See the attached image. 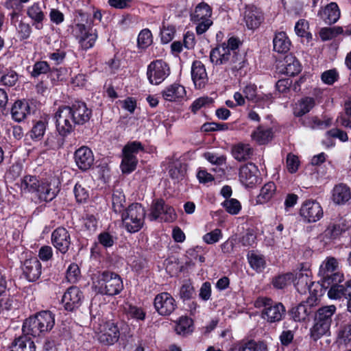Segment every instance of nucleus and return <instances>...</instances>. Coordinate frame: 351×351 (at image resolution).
Instances as JSON below:
<instances>
[{
    "mask_svg": "<svg viewBox=\"0 0 351 351\" xmlns=\"http://www.w3.org/2000/svg\"><path fill=\"white\" fill-rule=\"evenodd\" d=\"M240 41L232 37L210 52V60L215 66H226V70L238 71L244 66L245 57L238 51Z\"/></svg>",
    "mask_w": 351,
    "mask_h": 351,
    "instance_id": "nucleus-1",
    "label": "nucleus"
},
{
    "mask_svg": "<svg viewBox=\"0 0 351 351\" xmlns=\"http://www.w3.org/2000/svg\"><path fill=\"white\" fill-rule=\"evenodd\" d=\"M54 324V315L49 311H43L37 313L34 317L26 319L22 330L27 335L37 337L50 331Z\"/></svg>",
    "mask_w": 351,
    "mask_h": 351,
    "instance_id": "nucleus-2",
    "label": "nucleus"
},
{
    "mask_svg": "<svg viewBox=\"0 0 351 351\" xmlns=\"http://www.w3.org/2000/svg\"><path fill=\"white\" fill-rule=\"evenodd\" d=\"M86 20L87 14L84 13L81 10L75 12L73 33L83 50H88L92 48L98 37L96 31L88 28L83 23V22Z\"/></svg>",
    "mask_w": 351,
    "mask_h": 351,
    "instance_id": "nucleus-3",
    "label": "nucleus"
},
{
    "mask_svg": "<svg viewBox=\"0 0 351 351\" xmlns=\"http://www.w3.org/2000/svg\"><path fill=\"white\" fill-rule=\"evenodd\" d=\"M336 309L335 305L324 306L317 309L315 314L313 326L310 330L311 337L315 341L329 332Z\"/></svg>",
    "mask_w": 351,
    "mask_h": 351,
    "instance_id": "nucleus-4",
    "label": "nucleus"
},
{
    "mask_svg": "<svg viewBox=\"0 0 351 351\" xmlns=\"http://www.w3.org/2000/svg\"><path fill=\"white\" fill-rule=\"evenodd\" d=\"M94 286L98 293L108 295L119 294L123 288L121 277L118 274L108 271L98 274Z\"/></svg>",
    "mask_w": 351,
    "mask_h": 351,
    "instance_id": "nucleus-5",
    "label": "nucleus"
},
{
    "mask_svg": "<svg viewBox=\"0 0 351 351\" xmlns=\"http://www.w3.org/2000/svg\"><path fill=\"white\" fill-rule=\"evenodd\" d=\"M255 306L261 308V317L269 323H276L282 320L286 309L281 302L273 301L271 298L260 297L255 301Z\"/></svg>",
    "mask_w": 351,
    "mask_h": 351,
    "instance_id": "nucleus-6",
    "label": "nucleus"
},
{
    "mask_svg": "<svg viewBox=\"0 0 351 351\" xmlns=\"http://www.w3.org/2000/svg\"><path fill=\"white\" fill-rule=\"evenodd\" d=\"M145 210L141 204H132L122 213L123 223L128 232L134 233L143 226Z\"/></svg>",
    "mask_w": 351,
    "mask_h": 351,
    "instance_id": "nucleus-7",
    "label": "nucleus"
},
{
    "mask_svg": "<svg viewBox=\"0 0 351 351\" xmlns=\"http://www.w3.org/2000/svg\"><path fill=\"white\" fill-rule=\"evenodd\" d=\"M213 10L211 7L205 2L198 3L191 14V20L195 24L197 34H204L213 25Z\"/></svg>",
    "mask_w": 351,
    "mask_h": 351,
    "instance_id": "nucleus-8",
    "label": "nucleus"
},
{
    "mask_svg": "<svg viewBox=\"0 0 351 351\" xmlns=\"http://www.w3.org/2000/svg\"><path fill=\"white\" fill-rule=\"evenodd\" d=\"M56 129L60 136L71 133L77 125L69 106H61L55 114Z\"/></svg>",
    "mask_w": 351,
    "mask_h": 351,
    "instance_id": "nucleus-9",
    "label": "nucleus"
},
{
    "mask_svg": "<svg viewBox=\"0 0 351 351\" xmlns=\"http://www.w3.org/2000/svg\"><path fill=\"white\" fill-rule=\"evenodd\" d=\"M170 74L169 65L162 60L152 62L147 66V76L150 84L158 85Z\"/></svg>",
    "mask_w": 351,
    "mask_h": 351,
    "instance_id": "nucleus-10",
    "label": "nucleus"
},
{
    "mask_svg": "<svg viewBox=\"0 0 351 351\" xmlns=\"http://www.w3.org/2000/svg\"><path fill=\"white\" fill-rule=\"evenodd\" d=\"M154 306L160 315L168 316L176 309L177 303L170 293L162 292L155 296Z\"/></svg>",
    "mask_w": 351,
    "mask_h": 351,
    "instance_id": "nucleus-11",
    "label": "nucleus"
},
{
    "mask_svg": "<svg viewBox=\"0 0 351 351\" xmlns=\"http://www.w3.org/2000/svg\"><path fill=\"white\" fill-rule=\"evenodd\" d=\"M58 180L56 178L40 180L34 193L40 202H50L57 195L59 189Z\"/></svg>",
    "mask_w": 351,
    "mask_h": 351,
    "instance_id": "nucleus-12",
    "label": "nucleus"
},
{
    "mask_svg": "<svg viewBox=\"0 0 351 351\" xmlns=\"http://www.w3.org/2000/svg\"><path fill=\"white\" fill-rule=\"evenodd\" d=\"M149 217L151 220L160 219L164 221L170 222L176 219V214L171 206L165 204V202L160 199L153 202Z\"/></svg>",
    "mask_w": 351,
    "mask_h": 351,
    "instance_id": "nucleus-13",
    "label": "nucleus"
},
{
    "mask_svg": "<svg viewBox=\"0 0 351 351\" xmlns=\"http://www.w3.org/2000/svg\"><path fill=\"white\" fill-rule=\"evenodd\" d=\"M301 217L308 223L319 221L323 217V210L320 204L315 200L305 201L300 210Z\"/></svg>",
    "mask_w": 351,
    "mask_h": 351,
    "instance_id": "nucleus-14",
    "label": "nucleus"
},
{
    "mask_svg": "<svg viewBox=\"0 0 351 351\" xmlns=\"http://www.w3.org/2000/svg\"><path fill=\"white\" fill-rule=\"evenodd\" d=\"M119 335L117 325L113 322L108 321L101 325L98 340L105 345H112L118 341Z\"/></svg>",
    "mask_w": 351,
    "mask_h": 351,
    "instance_id": "nucleus-15",
    "label": "nucleus"
},
{
    "mask_svg": "<svg viewBox=\"0 0 351 351\" xmlns=\"http://www.w3.org/2000/svg\"><path fill=\"white\" fill-rule=\"evenodd\" d=\"M259 171L253 163L249 162L239 169V180L245 187H252L258 182Z\"/></svg>",
    "mask_w": 351,
    "mask_h": 351,
    "instance_id": "nucleus-16",
    "label": "nucleus"
},
{
    "mask_svg": "<svg viewBox=\"0 0 351 351\" xmlns=\"http://www.w3.org/2000/svg\"><path fill=\"white\" fill-rule=\"evenodd\" d=\"M83 298L84 295L79 288L71 287L64 293L62 302L66 311H73L81 306Z\"/></svg>",
    "mask_w": 351,
    "mask_h": 351,
    "instance_id": "nucleus-17",
    "label": "nucleus"
},
{
    "mask_svg": "<svg viewBox=\"0 0 351 351\" xmlns=\"http://www.w3.org/2000/svg\"><path fill=\"white\" fill-rule=\"evenodd\" d=\"M51 241L58 251L65 254L71 244L70 234L66 228L59 227L52 232Z\"/></svg>",
    "mask_w": 351,
    "mask_h": 351,
    "instance_id": "nucleus-18",
    "label": "nucleus"
},
{
    "mask_svg": "<svg viewBox=\"0 0 351 351\" xmlns=\"http://www.w3.org/2000/svg\"><path fill=\"white\" fill-rule=\"evenodd\" d=\"M74 158L77 166L82 171L89 169L94 162L93 152L85 146L81 147L75 151Z\"/></svg>",
    "mask_w": 351,
    "mask_h": 351,
    "instance_id": "nucleus-19",
    "label": "nucleus"
},
{
    "mask_svg": "<svg viewBox=\"0 0 351 351\" xmlns=\"http://www.w3.org/2000/svg\"><path fill=\"white\" fill-rule=\"evenodd\" d=\"M263 21L261 10L254 5H247L244 12V21L250 29L258 28Z\"/></svg>",
    "mask_w": 351,
    "mask_h": 351,
    "instance_id": "nucleus-20",
    "label": "nucleus"
},
{
    "mask_svg": "<svg viewBox=\"0 0 351 351\" xmlns=\"http://www.w3.org/2000/svg\"><path fill=\"white\" fill-rule=\"evenodd\" d=\"M71 114L77 123V125H83L91 117L92 110L89 109L86 104L82 101H75L71 106H69Z\"/></svg>",
    "mask_w": 351,
    "mask_h": 351,
    "instance_id": "nucleus-21",
    "label": "nucleus"
},
{
    "mask_svg": "<svg viewBox=\"0 0 351 351\" xmlns=\"http://www.w3.org/2000/svg\"><path fill=\"white\" fill-rule=\"evenodd\" d=\"M41 263L36 258L27 259L22 267L23 274L29 282L37 280L41 274Z\"/></svg>",
    "mask_w": 351,
    "mask_h": 351,
    "instance_id": "nucleus-22",
    "label": "nucleus"
},
{
    "mask_svg": "<svg viewBox=\"0 0 351 351\" xmlns=\"http://www.w3.org/2000/svg\"><path fill=\"white\" fill-rule=\"evenodd\" d=\"M311 271L307 269H302L296 273L294 285L297 291L301 294L311 292V287L314 285V282L311 280Z\"/></svg>",
    "mask_w": 351,
    "mask_h": 351,
    "instance_id": "nucleus-23",
    "label": "nucleus"
},
{
    "mask_svg": "<svg viewBox=\"0 0 351 351\" xmlns=\"http://www.w3.org/2000/svg\"><path fill=\"white\" fill-rule=\"evenodd\" d=\"M191 77L195 88H202L204 87L208 82V75L204 64L195 60L191 66Z\"/></svg>",
    "mask_w": 351,
    "mask_h": 351,
    "instance_id": "nucleus-24",
    "label": "nucleus"
},
{
    "mask_svg": "<svg viewBox=\"0 0 351 351\" xmlns=\"http://www.w3.org/2000/svg\"><path fill=\"white\" fill-rule=\"evenodd\" d=\"M11 116L16 122H21L30 114L31 109L29 104L27 101L17 100L11 108Z\"/></svg>",
    "mask_w": 351,
    "mask_h": 351,
    "instance_id": "nucleus-25",
    "label": "nucleus"
},
{
    "mask_svg": "<svg viewBox=\"0 0 351 351\" xmlns=\"http://www.w3.org/2000/svg\"><path fill=\"white\" fill-rule=\"evenodd\" d=\"M161 95L162 98L166 101H177L186 96V91L183 86L178 83H174L167 86L161 92Z\"/></svg>",
    "mask_w": 351,
    "mask_h": 351,
    "instance_id": "nucleus-26",
    "label": "nucleus"
},
{
    "mask_svg": "<svg viewBox=\"0 0 351 351\" xmlns=\"http://www.w3.org/2000/svg\"><path fill=\"white\" fill-rule=\"evenodd\" d=\"M332 200L337 205H343L351 199V191L348 186L341 183L334 186Z\"/></svg>",
    "mask_w": 351,
    "mask_h": 351,
    "instance_id": "nucleus-27",
    "label": "nucleus"
},
{
    "mask_svg": "<svg viewBox=\"0 0 351 351\" xmlns=\"http://www.w3.org/2000/svg\"><path fill=\"white\" fill-rule=\"evenodd\" d=\"M318 14L326 23L332 24L339 19L340 11L337 3H330L322 11H319Z\"/></svg>",
    "mask_w": 351,
    "mask_h": 351,
    "instance_id": "nucleus-28",
    "label": "nucleus"
},
{
    "mask_svg": "<svg viewBox=\"0 0 351 351\" xmlns=\"http://www.w3.org/2000/svg\"><path fill=\"white\" fill-rule=\"evenodd\" d=\"M291 41L285 32H276L273 38L274 50L279 53H285L290 49Z\"/></svg>",
    "mask_w": 351,
    "mask_h": 351,
    "instance_id": "nucleus-29",
    "label": "nucleus"
},
{
    "mask_svg": "<svg viewBox=\"0 0 351 351\" xmlns=\"http://www.w3.org/2000/svg\"><path fill=\"white\" fill-rule=\"evenodd\" d=\"M10 351H36V346L28 336H21L12 342Z\"/></svg>",
    "mask_w": 351,
    "mask_h": 351,
    "instance_id": "nucleus-30",
    "label": "nucleus"
},
{
    "mask_svg": "<svg viewBox=\"0 0 351 351\" xmlns=\"http://www.w3.org/2000/svg\"><path fill=\"white\" fill-rule=\"evenodd\" d=\"M274 132L271 128L258 126L256 130H254L251 137L252 140L255 141L259 145H264L269 143L273 138Z\"/></svg>",
    "mask_w": 351,
    "mask_h": 351,
    "instance_id": "nucleus-31",
    "label": "nucleus"
},
{
    "mask_svg": "<svg viewBox=\"0 0 351 351\" xmlns=\"http://www.w3.org/2000/svg\"><path fill=\"white\" fill-rule=\"evenodd\" d=\"M44 5L39 3H34L27 8V16L36 24L37 29L42 28V22L45 18L43 12Z\"/></svg>",
    "mask_w": 351,
    "mask_h": 351,
    "instance_id": "nucleus-32",
    "label": "nucleus"
},
{
    "mask_svg": "<svg viewBox=\"0 0 351 351\" xmlns=\"http://www.w3.org/2000/svg\"><path fill=\"white\" fill-rule=\"evenodd\" d=\"M315 105V100L314 98L305 97L295 103L293 113L296 117H302L310 112Z\"/></svg>",
    "mask_w": 351,
    "mask_h": 351,
    "instance_id": "nucleus-33",
    "label": "nucleus"
},
{
    "mask_svg": "<svg viewBox=\"0 0 351 351\" xmlns=\"http://www.w3.org/2000/svg\"><path fill=\"white\" fill-rule=\"evenodd\" d=\"M232 155L238 161H244L250 158L253 150L249 144L239 143L232 147Z\"/></svg>",
    "mask_w": 351,
    "mask_h": 351,
    "instance_id": "nucleus-34",
    "label": "nucleus"
},
{
    "mask_svg": "<svg viewBox=\"0 0 351 351\" xmlns=\"http://www.w3.org/2000/svg\"><path fill=\"white\" fill-rule=\"evenodd\" d=\"M311 312L312 306L308 302H302L291 310L293 318L296 322L305 320Z\"/></svg>",
    "mask_w": 351,
    "mask_h": 351,
    "instance_id": "nucleus-35",
    "label": "nucleus"
},
{
    "mask_svg": "<svg viewBox=\"0 0 351 351\" xmlns=\"http://www.w3.org/2000/svg\"><path fill=\"white\" fill-rule=\"evenodd\" d=\"M285 73L289 76L298 74L301 71L300 62L295 57L289 55L285 58Z\"/></svg>",
    "mask_w": 351,
    "mask_h": 351,
    "instance_id": "nucleus-36",
    "label": "nucleus"
},
{
    "mask_svg": "<svg viewBox=\"0 0 351 351\" xmlns=\"http://www.w3.org/2000/svg\"><path fill=\"white\" fill-rule=\"evenodd\" d=\"M39 180L34 176H25L21 180L20 188L23 193H34L38 186Z\"/></svg>",
    "mask_w": 351,
    "mask_h": 351,
    "instance_id": "nucleus-37",
    "label": "nucleus"
},
{
    "mask_svg": "<svg viewBox=\"0 0 351 351\" xmlns=\"http://www.w3.org/2000/svg\"><path fill=\"white\" fill-rule=\"evenodd\" d=\"M339 262L334 257H327L319 267V276L323 277L337 270Z\"/></svg>",
    "mask_w": 351,
    "mask_h": 351,
    "instance_id": "nucleus-38",
    "label": "nucleus"
},
{
    "mask_svg": "<svg viewBox=\"0 0 351 351\" xmlns=\"http://www.w3.org/2000/svg\"><path fill=\"white\" fill-rule=\"evenodd\" d=\"M51 71V75L56 74L57 78L59 79L60 70L53 69L51 71L50 66L46 61H38L33 65V70L31 72V75L33 77H37L41 74H45Z\"/></svg>",
    "mask_w": 351,
    "mask_h": 351,
    "instance_id": "nucleus-39",
    "label": "nucleus"
},
{
    "mask_svg": "<svg viewBox=\"0 0 351 351\" xmlns=\"http://www.w3.org/2000/svg\"><path fill=\"white\" fill-rule=\"evenodd\" d=\"M175 330L177 334L182 336L187 335L193 332V321L187 317H181L176 322Z\"/></svg>",
    "mask_w": 351,
    "mask_h": 351,
    "instance_id": "nucleus-40",
    "label": "nucleus"
},
{
    "mask_svg": "<svg viewBox=\"0 0 351 351\" xmlns=\"http://www.w3.org/2000/svg\"><path fill=\"white\" fill-rule=\"evenodd\" d=\"M276 187L273 182L266 183L261 189V192L257 197V202L263 204L268 202L273 197Z\"/></svg>",
    "mask_w": 351,
    "mask_h": 351,
    "instance_id": "nucleus-41",
    "label": "nucleus"
},
{
    "mask_svg": "<svg viewBox=\"0 0 351 351\" xmlns=\"http://www.w3.org/2000/svg\"><path fill=\"white\" fill-rule=\"evenodd\" d=\"M247 259L251 267L257 272H261L265 267L266 263L263 255L251 252L247 254Z\"/></svg>",
    "mask_w": 351,
    "mask_h": 351,
    "instance_id": "nucleus-42",
    "label": "nucleus"
},
{
    "mask_svg": "<svg viewBox=\"0 0 351 351\" xmlns=\"http://www.w3.org/2000/svg\"><path fill=\"white\" fill-rule=\"evenodd\" d=\"M238 351H267V346L261 341L250 340L242 342Z\"/></svg>",
    "mask_w": 351,
    "mask_h": 351,
    "instance_id": "nucleus-43",
    "label": "nucleus"
},
{
    "mask_svg": "<svg viewBox=\"0 0 351 351\" xmlns=\"http://www.w3.org/2000/svg\"><path fill=\"white\" fill-rule=\"evenodd\" d=\"M138 164L136 156H130L123 154V158L121 163V169L123 173H130L134 171Z\"/></svg>",
    "mask_w": 351,
    "mask_h": 351,
    "instance_id": "nucleus-44",
    "label": "nucleus"
},
{
    "mask_svg": "<svg viewBox=\"0 0 351 351\" xmlns=\"http://www.w3.org/2000/svg\"><path fill=\"white\" fill-rule=\"evenodd\" d=\"M348 227V223L345 219H341L337 223L330 225L326 229V232L334 239L345 232Z\"/></svg>",
    "mask_w": 351,
    "mask_h": 351,
    "instance_id": "nucleus-45",
    "label": "nucleus"
},
{
    "mask_svg": "<svg viewBox=\"0 0 351 351\" xmlns=\"http://www.w3.org/2000/svg\"><path fill=\"white\" fill-rule=\"evenodd\" d=\"M124 312L128 317L136 320H144L145 318V312L141 307L126 304L124 306Z\"/></svg>",
    "mask_w": 351,
    "mask_h": 351,
    "instance_id": "nucleus-46",
    "label": "nucleus"
},
{
    "mask_svg": "<svg viewBox=\"0 0 351 351\" xmlns=\"http://www.w3.org/2000/svg\"><path fill=\"white\" fill-rule=\"evenodd\" d=\"M153 37L151 31L149 29H142L137 39L138 47L141 49H146L152 45Z\"/></svg>",
    "mask_w": 351,
    "mask_h": 351,
    "instance_id": "nucleus-47",
    "label": "nucleus"
},
{
    "mask_svg": "<svg viewBox=\"0 0 351 351\" xmlns=\"http://www.w3.org/2000/svg\"><path fill=\"white\" fill-rule=\"evenodd\" d=\"M125 202L123 192L118 190L113 192L112 196V208L115 213H121Z\"/></svg>",
    "mask_w": 351,
    "mask_h": 351,
    "instance_id": "nucleus-48",
    "label": "nucleus"
},
{
    "mask_svg": "<svg viewBox=\"0 0 351 351\" xmlns=\"http://www.w3.org/2000/svg\"><path fill=\"white\" fill-rule=\"evenodd\" d=\"M293 280V274L291 273H287L285 274L279 275L273 279L272 283L274 287L277 289H283Z\"/></svg>",
    "mask_w": 351,
    "mask_h": 351,
    "instance_id": "nucleus-49",
    "label": "nucleus"
},
{
    "mask_svg": "<svg viewBox=\"0 0 351 351\" xmlns=\"http://www.w3.org/2000/svg\"><path fill=\"white\" fill-rule=\"evenodd\" d=\"M343 33V29L341 27H324L321 29L319 36L322 40H328Z\"/></svg>",
    "mask_w": 351,
    "mask_h": 351,
    "instance_id": "nucleus-50",
    "label": "nucleus"
},
{
    "mask_svg": "<svg viewBox=\"0 0 351 351\" xmlns=\"http://www.w3.org/2000/svg\"><path fill=\"white\" fill-rule=\"evenodd\" d=\"M169 173L173 179H182L186 173V167L180 162H175L171 166Z\"/></svg>",
    "mask_w": 351,
    "mask_h": 351,
    "instance_id": "nucleus-51",
    "label": "nucleus"
},
{
    "mask_svg": "<svg viewBox=\"0 0 351 351\" xmlns=\"http://www.w3.org/2000/svg\"><path fill=\"white\" fill-rule=\"evenodd\" d=\"M144 147L142 143L139 141H132L127 143L123 148V154L136 156V155L140 152L143 151Z\"/></svg>",
    "mask_w": 351,
    "mask_h": 351,
    "instance_id": "nucleus-52",
    "label": "nucleus"
},
{
    "mask_svg": "<svg viewBox=\"0 0 351 351\" xmlns=\"http://www.w3.org/2000/svg\"><path fill=\"white\" fill-rule=\"evenodd\" d=\"M221 205L231 215H237L241 209L239 201L234 198H229L225 200Z\"/></svg>",
    "mask_w": 351,
    "mask_h": 351,
    "instance_id": "nucleus-53",
    "label": "nucleus"
},
{
    "mask_svg": "<svg viewBox=\"0 0 351 351\" xmlns=\"http://www.w3.org/2000/svg\"><path fill=\"white\" fill-rule=\"evenodd\" d=\"M47 123L45 121H38L33 126L30 136L32 139H40L45 134Z\"/></svg>",
    "mask_w": 351,
    "mask_h": 351,
    "instance_id": "nucleus-54",
    "label": "nucleus"
},
{
    "mask_svg": "<svg viewBox=\"0 0 351 351\" xmlns=\"http://www.w3.org/2000/svg\"><path fill=\"white\" fill-rule=\"evenodd\" d=\"M80 271L78 265L75 263H71L66 270V278L67 280L71 283H75L80 278Z\"/></svg>",
    "mask_w": 351,
    "mask_h": 351,
    "instance_id": "nucleus-55",
    "label": "nucleus"
},
{
    "mask_svg": "<svg viewBox=\"0 0 351 351\" xmlns=\"http://www.w3.org/2000/svg\"><path fill=\"white\" fill-rule=\"evenodd\" d=\"M323 281L328 286L333 285H338L343 280V274L339 271H334L322 277Z\"/></svg>",
    "mask_w": 351,
    "mask_h": 351,
    "instance_id": "nucleus-56",
    "label": "nucleus"
},
{
    "mask_svg": "<svg viewBox=\"0 0 351 351\" xmlns=\"http://www.w3.org/2000/svg\"><path fill=\"white\" fill-rule=\"evenodd\" d=\"M228 129V124L215 122L205 123L202 125L201 128L202 131L206 132L215 131H226Z\"/></svg>",
    "mask_w": 351,
    "mask_h": 351,
    "instance_id": "nucleus-57",
    "label": "nucleus"
},
{
    "mask_svg": "<svg viewBox=\"0 0 351 351\" xmlns=\"http://www.w3.org/2000/svg\"><path fill=\"white\" fill-rule=\"evenodd\" d=\"M344 285H333L328 292V295L330 299H346L344 295Z\"/></svg>",
    "mask_w": 351,
    "mask_h": 351,
    "instance_id": "nucleus-58",
    "label": "nucleus"
},
{
    "mask_svg": "<svg viewBox=\"0 0 351 351\" xmlns=\"http://www.w3.org/2000/svg\"><path fill=\"white\" fill-rule=\"evenodd\" d=\"M338 337L341 342L348 344L351 342V324L342 326L339 331Z\"/></svg>",
    "mask_w": 351,
    "mask_h": 351,
    "instance_id": "nucleus-59",
    "label": "nucleus"
},
{
    "mask_svg": "<svg viewBox=\"0 0 351 351\" xmlns=\"http://www.w3.org/2000/svg\"><path fill=\"white\" fill-rule=\"evenodd\" d=\"M176 29L173 26H163L160 31V38L162 43L167 44L171 42L175 36Z\"/></svg>",
    "mask_w": 351,
    "mask_h": 351,
    "instance_id": "nucleus-60",
    "label": "nucleus"
},
{
    "mask_svg": "<svg viewBox=\"0 0 351 351\" xmlns=\"http://www.w3.org/2000/svg\"><path fill=\"white\" fill-rule=\"evenodd\" d=\"M222 237L221 230L216 228L203 236V241L207 244H214L218 242Z\"/></svg>",
    "mask_w": 351,
    "mask_h": 351,
    "instance_id": "nucleus-61",
    "label": "nucleus"
},
{
    "mask_svg": "<svg viewBox=\"0 0 351 351\" xmlns=\"http://www.w3.org/2000/svg\"><path fill=\"white\" fill-rule=\"evenodd\" d=\"M18 37L21 40L27 39L32 33V27L28 23L21 21L16 27Z\"/></svg>",
    "mask_w": 351,
    "mask_h": 351,
    "instance_id": "nucleus-62",
    "label": "nucleus"
},
{
    "mask_svg": "<svg viewBox=\"0 0 351 351\" xmlns=\"http://www.w3.org/2000/svg\"><path fill=\"white\" fill-rule=\"evenodd\" d=\"M45 144L49 149H56L61 147L62 140L56 134H49L47 136Z\"/></svg>",
    "mask_w": 351,
    "mask_h": 351,
    "instance_id": "nucleus-63",
    "label": "nucleus"
},
{
    "mask_svg": "<svg viewBox=\"0 0 351 351\" xmlns=\"http://www.w3.org/2000/svg\"><path fill=\"white\" fill-rule=\"evenodd\" d=\"M339 77V74L335 69H330L324 71L321 76L324 83L331 85L335 83Z\"/></svg>",
    "mask_w": 351,
    "mask_h": 351,
    "instance_id": "nucleus-64",
    "label": "nucleus"
}]
</instances>
